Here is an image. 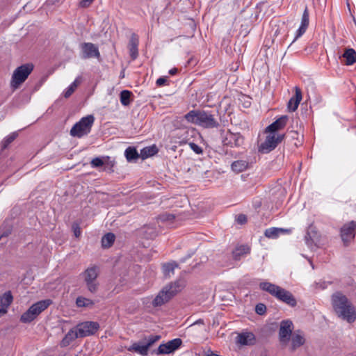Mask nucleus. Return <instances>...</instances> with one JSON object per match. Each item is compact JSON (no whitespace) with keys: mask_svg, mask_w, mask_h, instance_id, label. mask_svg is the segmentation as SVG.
<instances>
[{"mask_svg":"<svg viewBox=\"0 0 356 356\" xmlns=\"http://www.w3.org/2000/svg\"><path fill=\"white\" fill-rule=\"evenodd\" d=\"M177 72V68H172L171 70H169V74L170 75H175L176 74Z\"/></svg>","mask_w":356,"mask_h":356,"instance_id":"09e8293b","label":"nucleus"},{"mask_svg":"<svg viewBox=\"0 0 356 356\" xmlns=\"http://www.w3.org/2000/svg\"><path fill=\"white\" fill-rule=\"evenodd\" d=\"M127 350L131 352L139 353L142 355H146L149 349L145 341H143L133 343Z\"/></svg>","mask_w":356,"mask_h":356,"instance_id":"4be33fe9","label":"nucleus"},{"mask_svg":"<svg viewBox=\"0 0 356 356\" xmlns=\"http://www.w3.org/2000/svg\"><path fill=\"white\" fill-rule=\"evenodd\" d=\"M81 54L83 58H100L98 47L91 42H84L81 44Z\"/></svg>","mask_w":356,"mask_h":356,"instance_id":"f8f14e48","label":"nucleus"},{"mask_svg":"<svg viewBox=\"0 0 356 356\" xmlns=\"http://www.w3.org/2000/svg\"><path fill=\"white\" fill-rule=\"evenodd\" d=\"M226 144L232 147H239L243 144V137L239 133L228 132L225 138Z\"/></svg>","mask_w":356,"mask_h":356,"instance_id":"f3484780","label":"nucleus"},{"mask_svg":"<svg viewBox=\"0 0 356 356\" xmlns=\"http://www.w3.org/2000/svg\"><path fill=\"white\" fill-rule=\"evenodd\" d=\"M17 134L16 133H12L9 136H8L2 142V145L3 148H6L10 143H11L17 137Z\"/></svg>","mask_w":356,"mask_h":356,"instance_id":"c9c22d12","label":"nucleus"},{"mask_svg":"<svg viewBox=\"0 0 356 356\" xmlns=\"http://www.w3.org/2000/svg\"><path fill=\"white\" fill-rule=\"evenodd\" d=\"M125 156L127 161H130L138 159L140 156L137 150L134 147H129L125 150Z\"/></svg>","mask_w":356,"mask_h":356,"instance_id":"473e14b6","label":"nucleus"},{"mask_svg":"<svg viewBox=\"0 0 356 356\" xmlns=\"http://www.w3.org/2000/svg\"><path fill=\"white\" fill-rule=\"evenodd\" d=\"M80 337L78 334V331L76 328L70 330L63 339L60 342V346L62 347H66L69 346L74 339Z\"/></svg>","mask_w":356,"mask_h":356,"instance_id":"5701e85b","label":"nucleus"},{"mask_svg":"<svg viewBox=\"0 0 356 356\" xmlns=\"http://www.w3.org/2000/svg\"><path fill=\"white\" fill-rule=\"evenodd\" d=\"M196 323H203V321L202 320H198L194 324H196Z\"/></svg>","mask_w":356,"mask_h":356,"instance_id":"3c124183","label":"nucleus"},{"mask_svg":"<svg viewBox=\"0 0 356 356\" xmlns=\"http://www.w3.org/2000/svg\"><path fill=\"white\" fill-rule=\"evenodd\" d=\"M80 337H85L95 334L99 328V323L92 321H86L76 327Z\"/></svg>","mask_w":356,"mask_h":356,"instance_id":"1a4fd4ad","label":"nucleus"},{"mask_svg":"<svg viewBox=\"0 0 356 356\" xmlns=\"http://www.w3.org/2000/svg\"><path fill=\"white\" fill-rule=\"evenodd\" d=\"M305 339L304 336L299 332H296L291 338V349L295 350L297 348L305 343Z\"/></svg>","mask_w":356,"mask_h":356,"instance_id":"393cba45","label":"nucleus"},{"mask_svg":"<svg viewBox=\"0 0 356 356\" xmlns=\"http://www.w3.org/2000/svg\"><path fill=\"white\" fill-rule=\"evenodd\" d=\"M158 152V148L156 145H152L144 147L140 150V156L143 159H145L149 156L155 155Z\"/></svg>","mask_w":356,"mask_h":356,"instance_id":"a878e982","label":"nucleus"},{"mask_svg":"<svg viewBox=\"0 0 356 356\" xmlns=\"http://www.w3.org/2000/svg\"><path fill=\"white\" fill-rule=\"evenodd\" d=\"M181 340L179 338L170 340L165 343L160 344L158 348V353L170 354L178 349L181 345Z\"/></svg>","mask_w":356,"mask_h":356,"instance_id":"ddd939ff","label":"nucleus"},{"mask_svg":"<svg viewBox=\"0 0 356 356\" xmlns=\"http://www.w3.org/2000/svg\"><path fill=\"white\" fill-rule=\"evenodd\" d=\"M162 218H163V220H172L175 217H174V216H173V215H172V214H166V215H163V216H162Z\"/></svg>","mask_w":356,"mask_h":356,"instance_id":"49530a36","label":"nucleus"},{"mask_svg":"<svg viewBox=\"0 0 356 356\" xmlns=\"http://www.w3.org/2000/svg\"><path fill=\"white\" fill-rule=\"evenodd\" d=\"M90 163L93 168H99L102 166L104 162L102 159L97 157L93 159Z\"/></svg>","mask_w":356,"mask_h":356,"instance_id":"4c0bfd02","label":"nucleus"},{"mask_svg":"<svg viewBox=\"0 0 356 356\" xmlns=\"http://www.w3.org/2000/svg\"><path fill=\"white\" fill-rule=\"evenodd\" d=\"M259 288L262 291L269 293L271 296H275L280 286L268 282H262L259 284Z\"/></svg>","mask_w":356,"mask_h":356,"instance_id":"b1692460","label":"nucleus"},{"mask_svg":"<svg viewBox=\"0 0 356 356\" xmlns=\"http://www.w3.org/2000/svg\"><path fill=\"white\" fill-rule=\"evenodd\" d=\"M61 0H47V3L49 5H54L58 3Z\"/></svg>","mask_w":356,"mask_h":356,"instance_id":"de8ad7c7","label":"nucleus"},{"mask_svg":"<svg viewBox=\"0 0 356 356\" xmlns=\"http://www.w3.org/2000/svg\"><path fill=\"white\" fill-rule=\"evenodd\" d=\"M81 83V78L78 77L76 78L73 83L66 89V90L64 92V97L67 98L74 92V90L76 89L78 86Z\"/></svg>","mask_w":356,"mask_h":356,"instance_id":"2f4dec72","label":"nucleus"},{"mask_svg":"<svg viewBox=\"0 0 356 356\" xmlns=\"http://www.w3.org/2000/svg\"><path fill=\"white\" fill-rule=\"evenodd\" d=\"M307 27H305V26H302L301 25L300 26L299 29L297 30L296 31V37L293 40V42H294L295 40H296L298 38H299L300 37H301L306 31Z\"/></svg>","mask_w":356,"mask_h":356,"instance_id":"a19ab883","label":"nucleus"},{"mask_svg":"<svg viewBox=\"0 0 356 356\" xmlns=\"http://www.w3.org/2000/svg\"><path fill=\"white\" fill-rule=\"evenodd\" d=\"M237 220L239 223L243 224L247 221V218L245 215H239L238 216Z\"/></svg>","mask_w":356,"mask_h":356,"instance_id":"a18cd8bd","label":"nucleus"},{"mask_svg":"<svg viewBox=\"0 0 356 356\" xmlns=\"http://www.w3.org/2000/svg\"><path fill=\"white\" fill-rule=\"evenodd\" d=\"M33 70L32 63H26L17 67L12 74L10 86L13 90L19 88L27 79Z\"/></svg>","mask_w":356,"mask_h":356,"instance_id":"20e7f679","label":"nucleus"},{"mask_svg":"<svg viewBox=\"0 0 356 356\" xmlns=\"http://www.w3.org/2000/svg\"><path fill=\"white\" fill-rule=\"evenodd\" d=\"M275 297L291 307L296 305V300L292 293L283 288L280 287Z\"/></svg>","mask_w":356,"mask_h":356,"instance_id":"4468645a","label":"nucleus"},{"mask_svg":"<svg viewBox=\"0 0 356 356\" xmlns=\"http://www.w3.org/2000/svg\"><path fill=\"white\" fill-rule=\"evenodd\" d=\"M177 267V264L175 262H170L165 264L163 266V274L166 277H170L174 275V270Z\"/></svg>","mask_w":356,"mask_h":356,"instance_id":"c85d7f7f","label":"nucleus"},{"mask_svg":"<svg viewBox=\"0 0 356 356\" xmlns=\"http://www.w3.org/2000/svg\"><path fill=\"white\" fill-rule=\"evenodd\" d=\"M186 286L183 279H179L165 286L153 299L152 304L154 307L162 306L180 292Z\"/></svg>","mask_w":356,"mask_h":356,"instance_id":"f03ea898","label":"nucleus"},{"mask_svg":"<svg viewBox=\"0 0 356 356\" xmlns=\"http://www.w3.org/2000/svg\"><path fill=\"white\" fill-rule=\"evenodd\" d=\"M115 236L112 233L105 234L102 238V245L104 248H110L115 241Z\"/></svg>","mask_w":356,"mask_h":356,"instance_id":"7c9ffc66","label":"nucleus"},{"mask_svg":"<svg viewBox=\"0 0 356 356\" xmlns=\"http://www.w3.org/2000/svg\"><path fill=\"white\" fill-rule=\"evenodd\" d=\"M291 232V229L271 227L266 229L264 235L269 238H277L281 234H288Z\"/></svg>","mask_w":356,"mask_h":356,"instance_id":"aec40b11","label":"nucleus"},{"mask_svg":"<svg viewBox=\"0 0 356 356\" xmlns=\"http://www.w3.org/2000/svg\"><path fill=\"white\" fill-rule=\"evenodd\" d=\"M266 311V307L262 303L257 304L255 307V312L259 315L264 314Z\"/></svg>","mask_w":356,"mask_h":356,"instance_id":"58836bf2","label":"nucleus"},{"mask_svg":"<svg viewBox=\"0 0 356 356\" xmlns=\"http://www.w3.org/2000/svg\"><path fill=\"white\" fill-rule=\"evenodd\" d=\"M99 274V268L97 266H91L87 268L81 274L88 290L91 293H95L97 291L99 283L97 277Z\"/></svg>","mask_w":356,"mask_h":356,"instance_id":"0eeeda50","label":"nucleus"},{"mask_svg":"<svg viewBox=\"0 0 356 356\" xmlns=\"http://www.w3.org/2000/svg\"><path fill=\"white\" fill-rule=\"evenodd\" d=\"M95 122L92 115L82 118L70 130V135L74 137L81 138L88 135L90 131Z\"/></svg>","mask_w":356,"mask_h":356,"instance_id":"423d86ee","label":"nucleus"},{"mask_svg":"<svg viewBox=\"0 0 356 356\" xmlns=\"http://www.w3.org/2000/svg\"><path fill=\"white\" fill-rule=\"evenodd\" d=\"M288 116L282 115L277 119L274 122L268 125L265 129L266 132H272L274 134H279L278 131L282 129L287 124Z\"/></svg>","mask_w":356,"mask_h":356,"instance_id":"dca6fc26","label":"nucleus"},{"mask_svg":"<svg viewBox=\"0 0 356 356\" xmlns=\"http://www.w3.org/2000/svg\"><path fill=\"white\" fill-rule=\"evenodd\" d=\"M356 230V222L351 221L345 224L341 229V237L345 245L354 238Z\"/></svg>","mask_w":356,"mask_h":356,"instance_id":"9d476101","label":"nucleus"},{"mask_svg":"<svg viewBox=\"0 0 356 356\" xmlns=\"http://www.w3.org/2000/svg\"><path fill=\"white\" fill-rule=\"evenodd\" d=\"M248 167V163L245 160H238L232 163V170L239 173L245 170Z\"/></svg>","mask_w":356,"mask_h":356,"instance_id":"bb28decb","label":"nucleus"},{"mask_svg":"<svg viewBox=\"0 0 356 356\" xmlns=\"http://www.w3.org/2000/svg\"><path fill=\"white\" fill-rule=\"evenodd\" d=\"M51 303L50 300H44L37 302L20 317L22 323H27L33 321L42 312L45 310Z\"/></svg>","mask_w":356,"mask_h":356,"instance_id":"6e6552de","label":"nucleus"},{"mask_svg":"<svg viewBox=\"0 0 356 356\" xmlns=\"http://www.w3.org/2000/svg\"><path fill=\"white\" fill-rule=\"evenodd\" d=\"M184 118L188 122L204 128H216L219 125L213 114L202 110H192L184 115Z\"/></svg>","mask_w":356,"mask_h":356,"instance_id":"7ed1b4c3","label":"nucleus"},{"mask_svg":"<svg viewBox=\"0 0 356 356\" xmlns=\"http://www.w3.org/2000/svg\"><path fill=\"white\" fill-rule=\"evenodd\" d=\"M236 342L242 346L253 345L255 342V337L252 332H243L237 336Z\"/></svg>","mask_w":356,"mask_h":356,"instance_id":"6ab92c4d","label":"nucleus"},{"mask_svg":"<svg viewBox=\"0 0 356 356\" xmlns=\"http://www.w3.org/2000/svg\"><path fill=\"white\" fill-rule=\"evenodd\" d=\"M139 44V39L138 36L133 33L130 38L129 42V49L130 56L132 58V59H136L138 55V46Z\"/></svg>","mask_w":356,"mask_h":356,"instance_id":"412c9836","label":"nucleus"},{"mask_svg":"<svg viewBox=\"0 0 356 356\" xmlns=\"http://www.w3.org/2000/svg\"><path fill=\"white\" fill-rule=\"evenodd\" d=\"M265 139L258 145V150L263 154H267L273 151L284 140L285 135L282 134H274L272 132H266Z\"/></svg>","mask_w":356,"mask_h":356,"instance_id":"39448f33","label":"nucleus"},{"mask_svg":"<svg viewBox=\"0 0 356 356\" xmlns=\"http://www.w3.org/2000/svg\"><path fill=\"white\" fill-rule=\"evenodd\" d=\"M13 301V297L10 291L0 296V318L8 313V308Z\"/></svg>","mask_w":356,"mask_h":356,"instance_id":"2eb2a0df","label":"nucleus"},{"mask_svg":"<svg viewBox=\"0 0 356 356\" xmlns=\"http://www.w3.org/2000/svg\"><path fill=\"white\" fill-rule=\"evenodd\" d=\"M189 146L191 148V149L195 152L196 154H202V148L197 145V144L194 143H189Z\"/></svg>","mask_w":356,"mask_h":356,"instance_id":"79ce46f5","label":"nucleus"},{"mask_svg":"<svg viewBox=\"0 0 356 356\" xmlns=\"http://www.w3.org/2000/svg\"><path fill=\"white\" fill-rule=\"evenodd\" d=\"M132 92L129 90H122L120 92V102L123 106H129L131 104Z\"/></svg>","mask_w":356,"mask_h":356,"instance_id":"c756f323","label":"nucleus"},{"mask_svg":"<svg viewBox=\"0 0 356 356\" xmlns=\"http://www.w3.org/2000/svg\"><path fill=\"white\" fill-rule=\"evenodd\" d=\"M293 326L291 321H283L280 323L279 330L280 341L282 344H287L289 341Z\"/></svg>","mask_w":356,"mask_h":356,"instance_id":"9b49d317","label":"nucleus"},{"mask_svg":"<svg viewBox=\"0 0 356 356\" xmlns=\"http://www.w3.org/2000/svg\"><path fill=\"white\" fill-rule=\"evenodd\" d=\"M348 65H353L356 61V51L353 49H348L343 54Z\"/></svg>","mask_w":356,"mask_h":356,"instance_id":"cd10ccee","label":"nucleus"},{"mask_svg":"<svg viewBox=\"0 0 356 356\" xmlns=\"http://www.w3.org/2000/svg\"><path fill=\"white\" fill-rule=\"evenodd\" d=\"M167 81V79L165 77H160L156 80V85L159 86H163Z\"/></svg>","mask_w":356,"mask_h":356,"instance_id":"c03bdc74","label":"nucleus"},{"mask_svg":"<svg viewBox=\"0 0 356 356\" xmlns=\"http://www.w3.org/2000/svg\"><path fill=\"white\" fill-rule=\"evenodd\" d=\"M331 302L336 315L348 323L356 320V310L350 300L342 293L336 292L332 295Z\"/></svg>","mask_w":356,"mask_h":356,"instance_id":"f257e3e1","label":"nucleus"},{"mask_svg":"<svg viewBox=\"0 0 356 356\" xmlns=\"http://www.w3.org/2000/svg\"><path fill=\"white\" fill-rule=\"evenodd\" d=\"M309 11H308V9L306 7L304 12H303V14H302V19H301V26H305V27H308L309 26Z\"/></svg>","mask_w":356,"mask_h":356,"instance_id":"e433bc0d","label":"nucleus"},{"mask_svg":"<svg viewBox=\"0 0 356 356\" xmlns=\"http://www.w3.org/2000/svg\"><path fill=\"white\" fill-rule=\"evenodd\" d=\"M302 100V92L301 90L298 87H295V95L292 97L288 103V109L290 111H295Z\"/></svg>","mask_w":356,"mask_h":356,"instance_id":"a211bd4d","label":"nucleus"},{"mask_svg":"<svg viewBox=\"0 0 356 356\" xmlns=\"http://www.w3.org/2000/svg\"><path fill=\"white\" fill-rule=\"evenodd\" d=\"M72 227L74 236L76 238H79L81 234V231L79 225L78 223H73Z\"/></svg>","mask_w":356,"mask_h":356,"instance_id":"ea45409f","label":"nucleus"},{"mask_svg":"<svg viewBox=\"0 0 356 356\" xmlns=\"http://www.w3.org/2000/svg\"><path fill=\"white\" fill-rule=\"evenodd\" d=\"M239 250H236V251L234 252V257H235V258H236V259H237V258H236V255L240 254V253H238V252H237V251H239Z\"/></svg>","mask_w":356,"mask_h":356,"instance_id":"8fccbe9b","label":"nucleus"},{"mask_svg":"<svg viewBox=\"0 0 356 356\" xmlns=\"http://www.w3.org/2000/svg\"><path fill=\"white\" fill-rule=\"evenodd\" d=\"M160 339V336L159 335H150L148 338L144 339L143 341H145L146 346H147L148 349L149 347L153 345L156 341H157Z\"/></svg>","mask_w":356,"mask_h":356,"instance_id":"f704fd0d","label":"nucleus"},{"mask_svg":"<svg viewBox=\"0 0 356 356\" xmlns=\"http://www.w3.org/2000/svg\"><path fill=\"white\" fill-rule=\"evenodd\" d=\"M76 305L79 307H90L93 305L94 302L90 299L84 297H78L76 301Z\"/></svg>","mask_w":356,"mask_h":356,"instance_id":"72a5a7b5","label":"nucleus"},{"mask_svg":"<svg viewBox=\"0 0 356 356\" xmlns=\"http://www.w3.org/2000/svg\"><path fill=\"white\" fill-rule=\"evenodd\" d=\"M94 0H81L79 3L81 7L87 8L88 7Z\"/></svg>","mask_w":356,"mask_h":356,"instance_id":"37998d69","label":"nucleus"}]
</instances>
